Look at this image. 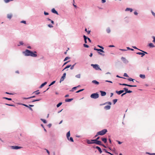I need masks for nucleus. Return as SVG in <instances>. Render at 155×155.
I'll list each match as a JSON object with an SVG mask.
<instances>
[{
  "label": "nucleus",
  "mask_w": 155,
  "mask_h": 155,
  "mask_svg": "<svg viewBox=\"0 0 155 155\" xmlns=\"http://www.w3.org/2000/svg\"><path fill=\"white\" fill-rule=\"evenodd\" d=\"M90 97L91 98L96 99L99 97V95L97 92H96L91 94Z\"/></svg>",
  "instance_id": "nucleus-1"
},
{
  "label": "nucleus",
  "mask_w": 155,
  "mask_h": 155,
  "mask_svg": "<svg viewBox=\"0 0 155 155\" xmlns=\"http://www.w3.org/2000/svg\"><path fill=\"white\" fill-rule=\"evenodd\" d=\"M91 66L96 70L101 71V69L100 68L99 65L97 64H91Z\"/></svg>",
  "instance_id": "nucleus-2"
},
{
  "label": "nucleus",
  "mask_w": 155,
  "mask_h": 155,
  "mask_svg": "<svg viewBox=\"0 0 155 155\" xmlns=\"http://www.w3.org/2000/svg\"><path fill=\"white\" fill-rule=\"evenodd\" d=\"M31 51L26 49L25 51L23 52V53L26 56H30Z\"/></svg>",
  "instance_id": "nucleus-3"
},
{
  "label": "nucleus",
  "mask_w": 155,
  "mask_h": 155,
  "mask_svg": "<svg viewBox=\"0 0 155 155\" xmlns=\"http://www.w3.org/2000/svg\"><path fill=\"white\" fill-rule=\"evenodd\" d=\"M107 132V130L106 129H104L102 130L98 131V133L100 135L103 136L105 135L106 133Z\"/></svg>",
  "instance_id": "nucleus-4"
},
{
  "label": "nucleus",
  "mask_w": 155,
  "mask_h": 155,
  "mask_svg": "<svg viewBox=\"0 0 155 155\" xmlns=\"http://www.w3.org/2000/svg\"><path fill=\"white\" fill-rule=\"evenodd\" d=\"M140 51L142 52H137L136 53V54H137L141 55V57H142L144 56L145 54H147V53L145 51H144L143 50H140Z\"/></svg>",
  "instance_id": "nucleus-5"
},
{
  "label": "nucleus",
  "mask_w": 155,
  "mask_h": 155,
  "mask_svg": "<svg viewBox=\"0 0 155 155\" xmlns=\"http://www.w3.org/2000/svg\"><path fill=\"white\" fill-rule=\"evenodd\" d=\"M103 49H98L97 50V51L98 53V54H99L101 55L102 56H105V54H102L100 52H101L102 53H104V51H103Z\"/></svg>",
  "instance_id": "nucleus-6"
},
{
  "label": "nucleus",
  "mask_w": 155,
  "mask_h": 155,
  "mask_svg": "<svg viewBox=\"0 0 155 155\" xmlns=\"http://www.w3.org/2000/svg\"><path fill=\"white\" fill-rule=\"evenodd\" d=\"M37 52L36 51H35L34 52L31 51L30 56L34 57H36L37 56Z\"/></svg>",
  "instance_id": "nucleus-7"
},
{
  "label": "nucleus",
  "mask_w": 155,
  "mask_h": 155,
  "mask_svg": "<svg viewBox=\"0 0 155 155\" xmlns=\"http://www.w3.org/2000/svg\"><path fill=\"white\" fill-rule=\"evenodd\" d=\"M10 147L11 149L14 150H18L22 148L21 147L18 146H10Z\"/></svg>",
  "instance_id": "nucleus-8"
},
{
  "label": "nucleus",
  "mask_w": 155,
  "mask_h": 155,
  "mask_svg": "<svg viewBox=\"0 0 155 155\" xmlns=\"http://www.w3.org/2000/svg\"><path fill=\"white\" fill-rule=\"evenodd\" d=\"M121 59L123 61L124 63L126 64H127L129 62L124 57H122Z\"/></svg>",
  "instance_id": "nucleus-9"
},
{
  "label": "nucleus",
  "mask_w": 155,
  "mask_h": 155,
  "mask_svg": "<svg viewBox=\"0 0 155 155\" xmlns=\"http://www.w3.org/2000/svg\"><path fill=\"white\" fill-rule=\"evenodd\" d=\"M124 91L125 92V90L123 89L122 90H120L119 91H116V93H117L118 95H120L124 92Z\"/></svg>",
  "instance_id": "nucleus-10"
},
{
  "label": "nucleus",
  "mask_w": 155,
  "mask_h": 155,
  "mask_svg": "<svg viewBox=\"0 0 155 155\" xmlns=\"http://www.w3.org/2000/svg\"><path fill=\"white\" fill-rule=\"evenodd\" d=\"M125 90V92H126V93H131L132 92V91L130 90H128V88L126 87H124L123 88Z\"/></svg>",
  "instance_id": "nucleus-11"
},
{
  "label": "nucleus",
  "mask_w": 155,
  "mask_h": 155,
  "mask_svg": "<svg viewBox=\"0 0 155 155\" xmlns=\"http://www.w3.org/2000/svg\"><path fill=\"white\" fill-rule=\"evenodd\" d=\"M101 140L105 143H107V139L106 137H102L101 138Z\"/></svg>",
  "instance_id": "nucleus-12"
},
{
  "label": "nucleus",
  "mask_w": 155,
  "mask_h": 155,
  "mask_svg": "<svg viewBox=\"0 0 155 155\" xmlns=\"http://www.w3.org/2000/svg\"><path fill=\"white\" fill-rule=\"evenodd\" d=\"M51 12L53 13L58 15V12L56 11L54 8H53L51 10Z\"/></svg>",
  "instance_id": "nucleus-13"
},
{
  "label": "nucleus",
  "mask_w": 155,
  "mask_h": 155,
  "mask_svg": "<svg viewBox=\"0 0 155 155\" xmlns=\"http://www.w3.org/2000/svg\"><path fill=\"white\" fill-rule=\"evenodd\" d=\"M100 92L101 93V95L102 96H105L106 94V93L105 91H100Z\"/></svg>",
  "instance_id": "nucleus-14"
},
{
  "label": "nucleus",
  "mask_w": 155,
  "mask_h": 155,
  "mask_svg": "<svg viewBox=\"0 0 155 155\" xmlns=\"http://www.w3.org/2000/svg\"><path fill=\"white\" fill-rule=\"evenodd\" d=\"M102 144V143L101 141L99 140L96 141L95 144L101 146Z\"/></svg>",
  "instance_id": "nucleus-15"
},
{
  "label": "nucleus",
  "mask_w": 155,
  "mask_h": 155,
  "mask_svg": "<svg viewBox=\"0 0 155 155\" xmlns=\"http://www.w3.org/2000/svg\"><path fill=\"white\" fill-rule=\"evenodd\" d=\"M95 149H96L97 150H98L100 153H102V151L101 150V148L100 147L97 146H96L95 147Z\"/></svg>",
  "instance_id": "nucleus-16"
},
{
  "label": "nucleus",
  "mask_w": 155,
  "mask_h": 155,
  "mask_svg": "<svg viewBox=\"0 0 155 155\" xmlns=\"http://www.w3.org/2000/svg\"><path fill=\"white\" fill-rule=\"evenodd\" d=\"M35 97H36L34 95V96H31V97H24L23 98V99H24V100L28 99H31V98H35Z\"/></svg>",
  "instance_id": "nucleus-17"
},
{
  "label": "nucleus",
  "mask_w": 155,
  "mask_h": 155,
  "mask_svg": "<svg viewBox=\"0 0 155 155\" xmlns=\"http://www.w3.org/2000/svg\"><path fill=\"white\" fill-rule=\"evenodd\" d=\"M83 38H84V41L85 43H87V38H88V37L86 36L85 35H83Z\"/></svg>",
  "instance_id": "nucleus-18"
},
{
  "label": "nucleus",
  "mask_w": 155,
  "mask_h": 155,
  "mask_svg": "<svg viewBox=\"0 0 155 155\" xmlns=\"http://www.w3.org/2000/svg\"><path fill=\"white\" fill-rule=\"evenodd\" d=\"M47 82H45L43 83L42 84H41V85L39 86V88H42L43 87L46 85L47 84Z\"/></svg>",
  "instance_id": "nucleus-19"
},
{
  "label": "nucleus",
  "mask_w": 155,
  "mask_h": 155,
  "mask_svg": "<svg viewBox=\"0 0 155 155\" xmlns=\"http://www.w3.org/2000/svg\"><path fill=\"white\" fill-rule=\"evenodd\" d=\"M92 83L96 85H98L99 84V82L95 80H94L92 81Z\"/></svg>",
  "instance_id": "nucleus-20"
},
{
  "label": "nucleus",
  "mask_w": 155,
  "mask_h": 155,
  "mask_svg": "<svg viewBox=\"0 0 155 155\" xmlns=\"http://www.w3.org/2000/svg\"><path fill=\"white\" fill-rule=\"evenodd\" d=\"M73 100V98H67L66 99L65 101V102H69Z\"/></svg>",
  "instance_id": "nucleus-21"
},
{
  "label": "nucleus",
  "mask_w": 155,
  "mask_h": 155,
  "mask_svg": "<svg viewBox=\"0 0 155 155\" xmlns=\"http://www.w3.org/2000/svg\"><path fill=\"white\" fill-rule=\"evenodd\" d=\"M110 105H107L104 107V109L106 110H109L110 108Z\"/></svg>",
  "instance_id": "nucleus-22"
},
{
  "label": "nucleus",
  "mask_w": 155,
  "mask_h": 155,
  "mask_svg": "<svg viewBox=\"0 0 155 155\" xmlns=\"http://www.w3.org/2000/svg\"><path fill=\"white\" fill-rule=\"evenodd\" d=\"M133 11V10L132 8H127L125 10L126 11H130V12H132Z\"/></svg>",
  "instance_id": "nucleus-23"
},
{
  "label": "nucleus",
  "mask_w": 155,
  "mask_h": 155,
  "mask_svg": "<svg viewBox=\"0 0 155 155\" xmlns=\"http://www.w3.org/2000/svg\"><path fill=\"white\" fill-rule=\"evenodd\" d=\"M40 93V92L39 91V90H37L36 91H34L32 94H35L36 95H38Z\"/></svg>",
  "instance_id": "nucleus-24"
},
{
  "label": "nucleus",
  "mask_w": 155,
  "mask_h": 155,
  "mask_svg": "<svg viewBox=\"0 0 155 155\" xmlns=\"http://www.w3.org/2000/svg\"><path fill=\"white\" fill-rule=\"evenodd\" d=\"M67 138L68 140L69 141H71V142H74L73 139L72 137H68V138Z\"/></svg>",
  "instance_id": "nucleus-25"
},
{
  "label": "nucleus",
  "mask_w": 155,
  "mask_h": 155,
  "mask_svg": "<svg viewBox=\"0 0 155 155\" xmlns=\"http://www.w3.org/2000/svg\"><path fill=\"white\" fill-rule=\"evenodd\" d=\"M148 46L150 48H153L155 47V45L152 43H151L148 44Z\"/></svg>",
  "instance_id": "nucleus-26"
},
{
  "label": "nucleus",
  "mask_w": 155,
  "mask_h": 155,
  "mask_svg": "<svg viewBox=\"0 0 155 155\" xmlns=\"http://www.w3.org/2000/svg\"><path fill=\"white\" fill-rule=\"evenodd\" d=\"M103 151H105V152L107 153H108L109 154H110V155H114V154L112 153H111L110 152H108V151H107V150L105 149H103Z\"/></svg>",
  "instance_id": "nucleus-27"
},
{
  "label": "nucleus",
  "mask_w": 155,
  "mask_h": 155,
  "mask_svg": "<svg viewBox=\"0 0 155 155\" xmlns=\"http://www.w3.org/2000/svg\"><path fill=\"white\" fill-rule=\"evenodd\" d=\"M65 78V77L62 75L60 79V83H61L62 81H63Z\"/></svg>",
  "instance_id": "nucleus-28"
},
{
  "label": "nucleus",
  "mask_w": 155,
  "mask_h": 155,
  "mask_svg": "<svg viewBox=\"0 0 155 155\" xmlns=\"http://www.w3.org/2000/svg\"><path fill=\"white\" fill-rule=\"evenodd\" d=\"M41 100V98H39L38 99H34L32 101H31V102H34L36 101H39Z\"/></svg>",
  "instance_id": "nucleus-29"
},
{
  "label": "nucleus",
  "mask_w": 155,
  "mask_h": 155,
  "mask_svg": "<svg viewBox=\"0 0 155 155\" xmlns=\"http://www.w3.org/2000/svg\"><path fill=\"white\" fill-rule=\"evenodd\" d=\"M139 76L140 78L143 79H145L146 78L145 75L144 74H140L139 75Z\"/></svg>",
  "instance_id": "nucleus-30"
},
{
  "label": "nucleus",
  "mask_w": 155,
  "mask_h": 155,
  "mask_svg": "<svg viewBox=\"0 0 155 155\" xmlns=\"http://www.w3.org/2000/svg\"><path fill=\"white\" fill-rule=\"evenodd\" d=\"M12 16V14H8L7 15V17L8 18L10 19L11 18Z\"/></svg>",
  "instance_id": "nucleus-31"
},
{
  "label": "nucleus",
  "mask_w": 155,
  "mask_h": 155,
  "mask_svg": "<svg viewBox=\"0 0 155 155\" xmlns=\"http://www.w3.org/2000/svg\"><path fill=\"white\" fill-rule=\"evenodd\" d=\"M71 66V64H70V65H67L62 70V71H63L64 70L67 69V68H70Z\"/></svg>",
  "instance_id": "nucleus-32"
},
{
  "label": "nucleus",
  "mask_w": 155,
  "mask_h": 155,
  "mask_svg": "<svg viewBox=\"0 0 155 155\" xmlns=\"http://www.w3.org/2000/svg\"><path fill=\"white\" fill-rule=\"evenodd\" d=\"M70 136V131L68 132L66 134V137L67 138L69 137Z\"/></svg>",
  "instance_id": "nucleus-33"
},
{
  "label": "nucleus",
  "mask_w": 155,
  "mask_h": 155,
  "mask_svg": "<svg viewBox=\"0 0 155 155\" xmlns=\"http://www.w3.org/2000/svg\"><path fill=\"white\" fill-rule=\"evenodd\" d=\"M91 144H95L96 140L94 139H91Z\"/></svg>",
  "instance_id": "nucleus-34"
},
{
  "label": "nucleus",
  "mask_w": 155,
  "mask_h": 155,
  "mask_svg": "<svg viewBox=\"0 0 155 155\" xmlns=\"http://www.w3.org/2000/svg\"><path fill=\"white\" fill-rule=\"evenodd\" d=\"M40 120L41 121H42L43 122V123L44 124H46L47 123V121L45 119L41 118L40 119Z\"/></svg>",
  "instance_id": "nucleus-35"
},
{
  "label": "nucleus",
  "mask_w": 155,
  "mask_h": 155,
  "mask_svg": "<svg viewBox=\"0 0 155 155\" xmlns=\"http://www.w3.org/2000/svg\"><path fill=\"white\" fill-rule=\"evenodd\" d=\"M2 98L3 99H5L6 100H8V101H12V99L11 98H8V97H3Z\"/></svg>",
  "instance_id": "nucleus-36"
},
{
  "label": "nucleus",
  "mask_w": 155,
  "mask_h": 155,
  "mask_svg": "<svg viewBox=\"0 0 155 155\" xmlns=\"http://www.w3.org/2000/svg\"><path fill=\"white\" fill-rule=\"evenodd\" d=\"M47 19L48 20L50 21H51V23H52V24H54V22L53 20H51V19H50L49 18H47Z\"/></svg>",
  "instance_id": "nucleus-37"
},
{
  "label": "nucleus",
  "mask_w": 155,
  "mask_h": 155,
  "mask_svg": "<svg viewBox=\"0 0 155 155\" xmlns=\"http://www.w3.org/2000/svg\"><path fill=\"white\" fill-rule=\"evenodd\" d=\"M127 80L129 81H132L134 82V80H135L134 79H133L131 78H129L127 79Z\"/></svg>",
  "instance_id": "nucleus-38"
},
{
  "label": "nucleus",
  "mask_w": 155,
  "mask_h": 155,
  "mask_svg": "<svg viewBox=\"0 0 155 155\" xmlns=\"http://www.w3.org/2000/svg\"><path fill=\"white\" fill-rule=\"evenodd\" d=\"M5 104L8 106H12V107H15V105L14 104H9L7 103L4 104Z\"/></svg>",
  "instance_id": "nucleus-39"
},
{
  "label": "nucleus",
  "mask_w": 155,
  "mask_h": 155,
  "mask_svg": "<svg viewBox=\"0 0 155 155\" xmlns=\"http://www.w3.org/2000/svg\"><path fill=\"white\" fill-rule=\"evenodd\" d=\"M62 102H59L56 105L57 108L59 107L62 104Z\"/></svg>",
  "instance_id": "nucleus-40"
},
{
  "label": "nucleus",
  "mask_w": 155,
  "mask_h": 155,
  "mask_svg": "<svg viewBox=\"0 0 155 155\" xmlns=\"http://www.w3.org/2000/svg\"><path fill=\"white\" fill-rule=\"evenodd\" d=\"M55 82H56V81H52L50 83V84L48 85V86L49 87L51 86L53 84H54L55 83Z\"/></svg>",
  "instance_id": "nucleus-41"
},
{
  "label": "nucleus",
  "mask_w": 155,
  "mask_h": 155,
  "mask_svg": "<svg viewBox=\"0 0 155 155\" xmlns=\"http://www.w3.org/2000/svg\"><path fill=\"white\" fill-rule=\"evenodd\" d=\"M108 104L110 106L111 104V103L110 102L108 101L107 102L104 103L103 104Z\"/></svg>",
  "instance_id": "nucleus-42"
},
{
  "label": "nucleus",
  "mask_w": 155,
  "mask_h": 155,
  "mask_svg": "<svg viewBox=\"0 0 155 155\" xmlns=\"http://www.w3.org/2000/svg\"><path fill=\"white\" fill-rule=\"evenodd\" d=\"M91 140L89 139H87L86 140L87 143L88 144H91Z\"/></svg>",
  "instance_id": "nucleus-43"
},
{
  "label": "nucleus",
  "mask_w": 155,
  "mask_h": 155,
  "mask_svg": "<svg viewBox=\"0 0 155 155\" xmlns=\"http://www.w3.org/2000/svg\"><path fill=\"white\" fill-rule=\"evenodd\" d=\"M117 100H118L117 99H114L113 100V104H115L117 102Z\"/></svg>",
  "instance_id": "nucleus-44"
},
{
  "label": "nucleus",
  "mask_w": 155,
  "mask_h": 155,
  "mask_svg": "<svg viewBox=\"0 0 155 155\" xmlns=\"http://www.w3.org/2000/svg\"><path fill=\"white\" fill-rule=\"evenodd\" d=\"M77 64L76 63H75L73 65H71V66L70 67L71 68H70V69L71 70H72L74 69V66L76 64Z\"/></svg>",
  "instance_id": "nucleus-45"
},
{
  "label": "nucleus",
  "mask_w": 155,
  "mask_h": 155,
  "mask_svg": "<svg viewBox=\"0 0 155 155\" xmlns=\"http://www.w3.org/2000/svg\"><path fill=\"white\" fill-rule=\"evenodd\" d=\"M85 31L87 32L88 34H90L91 32V31L90 30H88L87 31V29L86 28H85Z\"/></svg>",
  "instance_id": "nucleus-46"
},
{
  "label": "nucleus",
  "mask_w": 155,
  "mask_h": 155,
  "mask_svg": "<svg viewBox=\"0 0 155 155\" xmlns=\"http://www.w3.org/2000/svg\"><path fill=\"white\" fill-rule=\"evenodd\" d=\"M19 45H18V46H19L20 45H23L24 44V43L22 41H20L19 42Z\"/></svg>",
  "instance_id": "nucleus-47"
},
{
  "label": "nucleus",
  "mask_w": 155,
  "mask_h": 155,
  "mask_svg": "<svg viewBox=\"0 0 155 155\" xmlns=\"http://www.w3.org/2000/svg\"><path fill=\"white\" fill-rule=\"evenodd\" d=\"M70 58L69 57H65V58L64 59V61H67V60H68V59H70Z\"/></svg>",
  "instance_id": "nucleus-48"
},
{
  "label": "nucleus",
  "mask_w": 155,
  "mask_h": 155,
  "mask_svg": "<svg viewBox=\"0 0 155 155\" xmlns=\"http://www.w3.org/2000/svg\"><path fill=\"white\" fill-rule=\"evenodd\" d=\"M84 90V89H80L78 91H76V93H79L81 91H83Z\"/></svg>",
  "instance_id": "nucleus-49"
},
{
  "label": "nucleus",
  "mask_w": 155,
  "mask_h": 155,
  "mask_svg": "<svg viewBox=\"0 0 155 155\" xmlns=\"http://www.w3.org/2000/svg\"><path fill=\"white\" fill-rule=\"evenodd\" d=\"M77 87H73L71 90L70 91H73L74 90H75L77 89Z\"/></svg>",
  "instance_id": "nucleus-50"
},
{
  "label": "nucleus",
  "mask_w": 155,
  "mask_h": 155,
  "mask_svg": "<svg viewBox=\"0 0 155 155\" xmlns=\"http://www.w3.org/2000/svg\"><path fill=\"white\" fill-rule=\"evenodd\" d=\"M106 31L108 33H109L110 32V28H107L106 30Z\"/></svg>",
  "instance_id": "nucleus-51"
},
{
  "label": "nucleus",
  "mask_w": 155,
  "mask_h": 155,
  "mask_svg": "<svg viewBox=\"0 0 155 155\" xmlns=\"http://www.w3.org/2000/svg\"><path fill=\"white\" fill-rule=\"evenodd\" d=\"M75 77L77 78H80L81 77V74H78L76 75L75 76Z\"/></svg>",
  "instance_id": "nucleus-52"
},
{
  "label": "nucleus",
  "mask_w": 155,
  "mask_h": 155,
  "mask_svg": "<svg viewBox=\"0 0 155 155\" xmlns=\"http://www.w3.org/2000/svg\"><path fill=\"white\" fill-rule=\"evenodd\" d=\"M119 84L120 85H122V86H127V84H125V83H123V84L119 83Z\"/></svg>",
  "instance_id": "nucleus-53"
},
{
  "label": "nucleus",
  "mask_w": 155,
  "mask_h": 155,
  "mask_svg": "<svg viewBox=\"0 0 155 155\" xmlns=\"http://www.w3.org/2000/svg\"><path fill=\"white\" fill-rule=\"evenodd\" d=\"M86 43L84 44L83 45V46H84L85 47V48H88L89 47V46L88 45H87L86 44H85Z\"/></svg>",
  "instance_id": "nucleus-54"
},
{
  "label": "nucleus",
  "mask_w": 155,
  "mask_h": 155,
  "mask_svg": "<svg viewBox=\"0 0 155 155\" xmlns=\"http://www.w3.org/2000/svg\"><path fill=\"white\" fill-rule=\"evenodd\" d=\"M152 38H153V40L152 42L154 44H155V37L154 36H152Z\"/></svg>",
  "instance_id": "nucleus-55"
},
{
  "label": "nucleus",
  "mask_w": 155,
  "mask_h": 155,
  "mask_svg": "<svg viewBox=\"0 0 155 155\" xmlns=\"http://www.w3.org/2000/svg\"><path fill=\"white\" fill-rule=\"evenodd\" d=\"M124 76L125 77H129V76L126 73H124Z\"/></svg>",
  "instance_id": "nucleus-56"
},
{
  "label": "nucleus",
  "mask_w": 155,
  "mask_h": 155,
  "mask_svg": "<svg viewBox=\"0 0 155 155\" xmlns=\"http://www.w3.org/2000/svg\"><path fill=\"white\" fill-rule=\"evenodd\" d=\"M48 27L50 28H52L53 27V26L51 24H49L48 25Z\"/></svg>",
  "instance_id": "nucleus-57"
},
{
  "label": "nucleus",
  "mask_w": 155,
  "mask_h": 155,
  "mask_svg": "<svg viewBox=\"0 0 155 155\" xmlns=\"http://www.w3.org/2000/svg\"><path fill=\"white\" fill-rule=\"evenodd\" d=\"M44 14L45 15H49V13L48 12L44 11Z\"/></svg>",
  "instance_id": "nucleus-58"
},
{
  "label": "nucleus",
  "mask_w": 155,
  "mask_h": 155,
  "mask_svg": "<svg viewBox=\"0 0 155 155\" xmlns=\"http://www.w3.org/2000/svg\"><path fill=\"white\" fill-rule=\"evenodd\" d=\"M98 47L100 48H101L102 49H104V48L102 46H100L99 45H97V46Z\"/></svg>",
  "instance_id": "nucleus-59"
},
{
  "label": "nucleus",
  "mask_w": 155,
  "mask_h": 155,
  "mask_svg": "<svg viewBox=\"0 0 155 155\" xmlns=\"http://www.w3.org/2000/svg\"><path fill=\"white\" fill-rule=\"evenodd\" d=\"M98 135H100V134H99V133L98 132L94 136V138H95L97 137Z\"/></svg>",
  "instance_id": "nucleus-60"
},
{
  "label": "nucleus",
  "mask_w": 155,
  "mask_h": 155,
  "mask_svg": "<svg viewBox=\"0 0 155 155\" xmlns=\"http://www.w3.org/2000/svg\"><path fill=\"white\" fill-rule=\"evenodd\" d=\"M5 93L6 94H9V95H13V93H9L8 92H6Z\"/></svg>",
  "instance_id": "nucleus-61"
},
{
  "label": "nucleus",
  "mask_w": 155,
  "mask_h": 155,
  "mask_svg": "<svg viewBox=\"0 0 155 155\" xmlns=\"http://www.w3.org/2000/svg\"><path fill=\"white\" fill-rule=\"evenodd\" d=\"M70 61H66V62H65L64 63V64H63V66H64V65H66V64H67L68 63V62H70Z\"/></svg>",
  "instance_id": "nucleus-62"
},
{
  "label": "nucleus",
  "mask_w": 155,
  "mask_h": 155,
  "mask_svg": "<svg viewBox=\"0 0 155 155\" xmlns=\"http://www.w3.org/2000/svg\"><path fill=\"white\" fill-rule=\"evenodd\" d=\"M11 1L10 0H4V2L6 3L9 2Z\"/></svg>",
  "instance_id": "nucleus-63"
},
{
  "label": "nucleus",
  "mask_w": 155,
  "mask_h": 155,
  "mask_svg": "<svg viewBox=\"0 0 155 155\" xmlns=\"http://www.w3.org/2000/svg\"><path fill=\"white\" fill-rule=\"evenodd\" d=\"M151 13H152V15L155 18V13L153 12L152 11H151Z\"/></svg>",
  "instance_id": "nucleus-64"
}]
</instances>
